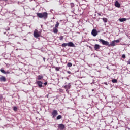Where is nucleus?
Here are the masks:
<instances>
[{"instance_id": "obj_1", "label": "nucleus", "mask_w": 130, "mask_h": 130, "mask_svg": "<svg viewBox=\"0 0 130 130\" xmlns=\"http://www.w3.org/2000/svg\"><path fill=\"white\" fill-rule=\"evenodd\" d=\"M99 41L100 43H102V44H103V45H106L109 47H110V46H115L116 45L115 41H112L110 44H109V42H108V41H105L102 39H99Z\"/></svg>"}, {"instance_id": "obj_2", "label": "nucleus", "mask_w": 130, "mask_h": 130, "mask_svg": "<svg viewBox=\"0 0 130 130\" xmlns=\"http://www.w3.org/2000/svg\"><path fill=\"white\" fill-rule=\"evenodd\" d=\"M37 17L40 18L41 19H44V20H46L48 17V13L47 12H43V13H38L37 14Z\"/></svg>"}, {"instance_id": "obj_3", "label": "nucleus", "mask_w": 130, "mask_h": 130, "mask_svg": "<svg viewBox=\"0 0 130 130\" xmlns=\"http://www.w3.org/2000/svg\"><path fill=\"white\" fill-rule=\"evenodd\" d=\"M58 115V112L56 110H54L52 112V115L53 118H55Z\"/></svg>"}, {"instance_id": "obj_4", "label": "nucleus", "mask_w": 130, "mask_h": 130, "mask_svg": "<svg viewBox=\"0 0 130 130\" xmlns=\"http://www.w3.org/2000/svg\"><path fill=\"white\" fill-rule=\"evenodd\" d=\"M40 32H38V30H36V31L34 32V36L35 37V38H38V37H40Z\"/></svg>"}, {"instance_id": "obj_5", "label": "nucleus", "mask_w": 130, "mask_h": 130, "mask_svg": "<svg viewBox=\"0 0 130 130\" xmlns=\"http://www.w3.org/2000/svg\"><path fill=\"white\" fill-rule=\"evenodd\" d=\"M91 34L94 37H95V36H97V35H98V32H97V30H96L95 29H92V30L91 31Z\"/></svg>"}, {"instance_id": "obj_6", "label": "nucleus", "mask_w": 130, "mask_h": 130, "mask_svg": "<svg viewBox=\"0 0 130 130\" xmlns=\"http://www.w3.org/2000/svg\"><path fill=\"white\" fill-rule=\"evenodd\" d=\"M71 83H69L68 85H66L64 86V89H66V91H68V90H70L71 89Z\"/></svg>"}, {"instance_id": "obj_7", "label": "nucleus", "mask_w": 130, "mask_h": 130, "mask_svg": "<svg viewBox=\"0 0 130 130\" xmlns=\"http://www.w3.org/2000/svg\"><path fill=\"white\" fill-rule=\"evenodd\" d=\"M101 47V46L98 45V44H95L94 46V48L96 51H98V49H99Z\"/></svg>"}, {"instance_id": "obj_8", "label": "nucleus", "mask_w": 130, "mask_h": 130, "mask_svg": "<svg viewBox=\"0 0 130 130\" xmlns=\"http://www.w3.org/2000/svg\"><path fill=\"white\" fill-rule=\"evenodd\" d=\"M67 44L68 46H69V47H75V45L72 42H69L68 43H67Z\"/></svg>"}, {"instance_id": "obj_9", "label": "nucleus", "mask_w": 130, "mask_h": 130, "mask_svg": "<svg viewBox=\"0 0 130 130\" xmlns=\"http://www.w3.org/2000/svg\"><path fill=\"white\" fill-rule=\"evenodd\" d=\"M7 81V79H6V77L1 76L0 77V82H6Z\"/></svg>"}, {"instance_id": "obj_10", "label": "nucleus", "mask_w": 130, "mask_h": 130, "mask_svg": "<svg viewBox=\"0 0 130 130\" xmlns=\"http://www.w3.org/2000/svg\"><path fill=\"white\" fill-rule=\"evenodd\" d=\"M58 127L60 129H64V125L63 124H60L58 125Z\"/></svg>"}, {"instance_id": "obj_11", "label": "nucleus", "mask_w": 130, "mask_h": 130, "mask_svg": "<svg viewBox=\"0 0 130 130\" xmlns=\"http://www.w3.org/2000/svg\"><path fill=\"white\" fill-rule=\"evenodd\" d=\"M0 71L1 72V73H3V74H10V71H5V70H4L3 69H0Z\"/></svg>"}, {"instance_id": "obj_12", "label": "nucleus", "mask_w": 130, "mask_h": 130, "mask_svg": "<svg viewBox=\"0 0 130 130\" xmlns=\"http://www.w3.org/2000/svg\"><path fill=\"white\" fill-rule=\"evenodd\" d=\"M37 84L38 85L39 88H41L42 87V82L40 81H37Z\"/></svg>"}, {"instance_id": "obj_13", "label": "nucleus", "mask_w": 130, "mask_h": 130, "mask_svg": "<svg viewBox=\"0 0 130 130\" xmlns=\"http://www.w3.org/2000/svg\"><path fill=\"white\" fill-rule=\"evenodd\" d=\"M115 6L117 8H120V4H119V2H118L117 1L115 2Z\"/></svg>"}, {"instance_id": "obj_14", "label": "nucleus", "mask_w": 130, "mask_h": 130, "mask_svg": "<svg viewBox=\"0 0 130 130\" xmlns=\"http://www.w3.org/2000/svg\"><path fill=\"white\" fill-rule=\"evenodd\" d=\"M53 31L54 33H55L57 34V33H58V29L56 27H55L53 29Z\"/></svg>"}, {"instance_id": "obj_15", "label": "nucleus", "mask_w": 130, "mask_h": 130, "mask_svg": "<svg viewBox=\"0 0 130 130\" xmlns=\"http://www.w3.org/2000/svg\"><path fill=\"white\" fill-rule=\"evenodd\" d=\"M119 21H120V22H125L126 18H120L119 19Z\"/></svg>"}, {"instance_id": "obj_16", "label": "nucleus", "mask_w": 130, "mask_h": 130, "mask_svg": "<svg viewBox=\"0 0 130 130\" xmlns=\"http://www.w3.org/2000/svg\"><path fill=\"white\" fill-rule=\"evenodd\" d=\"M62 118V116H61V115H59L58 116H57L56 118V120H59V119H61Z\"/></svg>"}, {"instance_id": "obj_17", "label": "nucleus", "mask_w": 130, "mask_h": 130, "mask_svg": "<svg viewBox=\"0 0 130 130\" xmlns=\"http://www.w3.org/2000/svg\"><path fill=\"white\" fill-rule=\"evenodd\" d=\"M102 20L104 22V23H107V21H108V20L106 18H103Z\"/></svg>"}, {"instance_id": "obj_18", "label": "nucleus", "mask_w": 130, "mask_h": 130, "mask_svg": "<svg viewBox=\"0 0 130 130\" xmlns=\"http://www.w3.org/2000/svg\"><path fill=\"white\" fill-rule=\"evenodd\" d=\"M41 79H43V76L42 75H38V80H41Z\"/></svg>"}, {"instance_id": "obj_19", "label": "nucleus", "mask_w": 130, "mask_h": 130, "mask_svg": "<svg viewBox=\"0 0 130 130\" xmlns=\"http://www.w3.org/2000/svg\"><path fill=\"white\" fill-rule=\"evenodd\" d=\"M61 46H62V47H66L68 46V43H64L61 45Z\"/></svg>"}, {"instance_id": "obj_20", "label": "nucleus", "mask_w": 130, "mask_h": 130, "mask_svg": "<svg viewBox=\"0 0 130 130\" xmlns=\"http://www.w3.org/2000/svg\"><path fill=\"white\" fill-rule=\"evenodd\" d=\"M73 66V64H72V63L71 62H69L67 64V66L69 67V68H71V67H72Z\"/></svg>"}, {"instance_id": "obj_21", "label": "nucleus", "mask_w": 130, "mask_h": 130, "mask_svg": "<svg viewBox=\"0 0 130 130\" xmlns=\"http://www.w3.org/2000/svg\"><path fill=\"white\" fill-rule=\"evenodd\" d=\"M58 26H59V23H58V22H57L55 26V28H58Z\"/></svg>"}, {"instance_id": "obj_22", "label": "nucleus", "mask_w": 130, "mask_h": 130, "mask_svg": "<svg viewBox=\"0 0 130 130\" xmlns=\"http://www.w3.org/2000/svg\"><path fill=\"white\" fill-rule=\"evenodd\" d=\"M112 82L113 83H117V79H114L112 80Z\"/></svg>"}, {"instance_id": "obj_23", "label": "nucleus", "mask_w": 130, "mask_h": 130, "mask_svg": "<svg viewBox=\"0 0 130 130\" xmlns=\"http://www.w3.org/2000/svg\"><path fill=\"white\" fill-rule=\"evenodd\" d=\"M13 110H14V111H17V110H18V108H17V107H14Z\"/></svg>"}, {"instance_id": "obj_24", "label": "nucleus", "mask_w": 130, "mask_h": 130, "mask_svg": "<svg viewBox=\"0 0 130 130\" xmlns=\"http://www.w3.org/2000/svg\"><path fill=\"white\" fill-rule=\"evenodd\" d=\"M55 69L56 71H58L60 70V67H55Z\"/></svg>"}, {"instance_id": "obj_25", "label": "nucleus", "mask_w": 130, "mask_h": 130, "mask_svg": "<svg viewBox=\"0 0 130 130\" xmlns=\"http://www.w3.org/2000/svg\"><path fill=\"white\" fill-rule=\"evenodd\" d=\"M114 41H115V43L116 42V43H118L120 42V40H114Z\"/></svg>"}, {"instance_id": "obj_26", "label": "nucleus", "mask_w": 130, "mask_h": 130, "mask_svg": "<svg viewBox=\"0 0 130 130\" xmlns=\"http://www.w3.org/2000/svg\"><path fill=\"white\" fill-rule=\"evenodd\" d=\"M63 36H60V37H59V40H63Z\"/></svg>"}, {"instance_id": "obj_27", "label": "nucleus", "mask_w": 130, "mask_h": 130, "mask_svg": "<svg viewBox=\"0 0 130 130\" xmlns=\"http://www.w3.org/2000/svg\"><path fill=\"white\" fill-rule=\"evenodd\" d=\"M5 30L6 31H10V27H7L5 28Z\"/></svg>"}, {"instance_id": "obj_28", "label": "nucleus", "mask_w": 130, "mask_h": 130, "mask_svg": "<svg viewBox=\"0 0 130 130\" xmlns=\"http://www.w3.org/2000/svg\"><path fill=\"white\" fill-rule=\"evenodd\" d=\"M122 58H125V57H126V56H125V54H123L122 55Z\"/></svg>"}, {"instance_id": "obj_29", "label": "nucleus", "mask_w": 130, "mask_h": 130, "mask_svg": "<svg viewBox=\"0 0 130 130\" xmlns=\"http://www.w3.org/2000/svg\"><path fill=\"white\" fill-rule=\"evenodd\" d=\"M71 7H74V3H71Z\"/></svg>"}, {"instance_id": "obj_30", "label": "nucleus", "mask_w": 130, "mask_h": 130, "mask_svg": "<svg viewBox=\"0 0 130 130\" xmlns=\"http://www.w3.org/2000/svg\"><path fill=\"white\" fill-rule=\"evenodd\" d=\"M127 64H130V60L127 61Z\"/></svg>"}, {"instance_id": "obj_31", "label": "nucleus", "mask_w": 130, "mask_h": 130, "mask_svg": "<svg viewBox=\"0 0 130 130\" xmlns=\"http://www.w3.org/2000/svg\"><path fill=\"white\" fill-rule=\"evenodd\" d=\"M44 85H45V86H46V85H47V82H45Z\"/></svg>"}, {"instance_id": "obj_32", "label": "nucleus", "mask_w": 130, "mask_h": 130, "mask_svg": "<svg viewBox=\"0 0 130 130\" xmlns=\"http://www.w3.org/2000/svg\"><path fill=\"white\" fill-rule=\"evenodd\" d=\"M43 60H44V62H45V58L43 57Z\"/></svg>"}, {"instance_id": "obj_33", "label": "nucleus", "mask_w": 130, "mask_h": 130, "mask_svg": "<svg viewBox=\"0 0 130 130\" xmlns=\"http://www.w3.org/2000/svg\"><path fill=\"white\" fill-rule=\"evenodd\" d=\"M68 74H71V72L70 71H67Z\"/></svg>"}, {"instance_id": "obj_34", "label": "nucleus", "mask_w": 130, "mask_h": 130, "mask_svg": "<svg viewBox=\"0 0 130 130\" xmlns=\"http://www.w3.org/2000/svg\"><path fill=\"white\" fill-rule=\"evenodd\" d=\"M99 16H101V14H99Z\"/></svg>"}]
</instances>
